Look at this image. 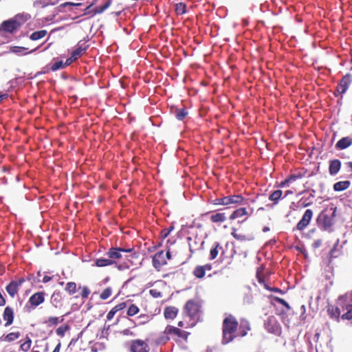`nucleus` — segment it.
<instances>
[{
	"mask_svg": "<svg viewBox=\"0 0 352 352\" xmlns=\"http://www.w3.org/2000/svg\"><path fill=\"white\" fill-rule=\"evenodd\" d=\"M47 32L45 30L36 31L31 34L30 38L32 41H37L43 38L47 34Z\"/></svg>",
	"mask_w": 352,
	"mask_h": 352,
	"instance_id": "38",
	"label": "nucleus"
},
{
	"mask_svg": "<svg viewBox=\"0 0 352 352\" xmlns=\"http://www.w3.org/2000/svg\"><path fill=\"white\" fill-rule=\"evenodd\" d=\"M336 247L337 244H336L329 252V263L331 261L332 258L336 257V256L333 255V253L336 249Z\"/></svg>",
	"mask_w": 352,
	"mask_h": 352,
	"instance_id": "62",
	"label": "nucleus"
},
{
	"mask_svg": "<svg viewBox=\"0 0 352 352\" xmlns=\"http://www.w3.org/2000/svg\"><path fill=\"white\" fill-rule=\"evenodd\" d=\"M112 294V289L110 287L105 288L100 295V298L102 300H107Z\"/></svg>",
	"mask_w": 352,
	"mask_h": 352,
	"instance_id": "44",
	"label": "nucleus"
},
{
	"mask_svg": "<svg viewBox=\"0 0 352 352\" xmlns=\"http://www.w3.org/2000/svg\"><path fill=\"white\" fill-rule=\"evenodd\" d=\"M62 296L60 292H54L51 296V303L52 305L57 308L61 305Z\"/></svg>",
	"mask_w": 352,
	"mask_h": 352,
	"instance_id": "24",
	"label": "nucleus"
},
{
	"mask_svg": "<svg viewBox=\"0 0 352 352\" xmlns=\"http://www.w3.org/2000/svg\"><path fill=\"white\" fill-rule=\"evenodd\" d=\"M116 314V311L112 308L109 311V313L107 314V319L108 320H111L113 316H115V314Z\"/></svg>",
	"mask_w": 352,
	"mask_h": 352,
	"instance_id": "59",
	"label": "nucleus"
},
{
	"mask_svg": "<svg viewBox=\"0 0 352 352\" xmlns=\"http://www.w3.org/2000/svg\"><path fill=\"white\" fill-rule=\"evenodd\" d=\"M37 48H35L31 51H30L29 52H25V51H26L28 49L24 47H19V46H14V47H11V52L14 53V54H29V53H32L34 52H35Z\"/></svg>",
	"mask_w": 352,
	"mask_h": 352,
	"instance_id": "37",
	"label": "nucleus"
},
{
	"mask_svg": "<svg viewBox=\"0 0 352 352\" xmlns=\"http://www.w3.org/2000/svg\"><path fill=\"white\" fill-rule=\"evenodd\" d=\"M106 255L113 261V265L120 271L129 270L138 263L139 256L134 248H111Z\"/></svg>",
	"mask_w": 352,
	"mask_h": 352,
	"instance_id": "2",
	"label": "nucleus"
},
{
	"mask_svg": "<svg viewBox=\"0 0 352 352\" xmlns=\"http://www.w3.org/2000/svg\"><path fill=\"white\" fill-rule=\"evenodd\" d=\"M212 270V265L210 263L204 265H197L193 270V275L197 278H202L205 276L206 271Z\"/></svg>",
	"mask_w": 352,
	"mask_h": 352,
	"instance_id": "17",
	"label": "nucleus"
},
{
	"mask_svg": "<svg viewBox=\"0 0 352 352\" xmlns=\"http://www.w3.org/2000/svg\"><path fill=\"white\" fill-rule=\"evenodd\" d=\"M121 333L124 336H135L133 332H132L129 329H125L122 330Z\"/></svg>",
	"mask_w": 352,
	"mask_h": 352,
	"instance_id": "60",
	"label": "nucleus"
},
{
	"mask_svg": "<svg viewBox=\"0 0 352 352\" xmlns=\"http://www.w3.org/2000/svg\"><path fill=\"white\" fill-rule=\"evenodd\" d=\"M75 59H73V57L71 56L69 58H67L64 63V67L70 65L72 63H73Z\"/></svg>",
	"mask_w": 352,
	"mask_h": 352,
	"instance_id": "64",
	"label": "nucleus"
},
{
	"mask_svg": "<svg viewBox=\"0 0 352 352\" xmlns=\"http://www.w3.org/2000/svg\"><path fill=\"white\" fill-rule=\"evenodd\" d=\"M87 46H82V45L78 44L76 48L72 52V56L73 59L77 60L82 54L87 50Z\"/></svg>",
	"mask_w": 352,
	"mask_h": 352,
	"instance_id": "28",
	"label": "nucleus"
},
{
	"mask_svg": "<svg viewBox=\"0 0 352 352\" xmlns=\"http://www.w3.org/2000/svg\"><path fill=\"white\" fill-rule=\"evenodd\" d=\"M232 236L236 240L240 241H250L253 239L252 236H247L245 234L237 233V230L235 228H232Z\"/></svg>",
	"mask_w": 352,
	"mask_h": 352,
	"instance_id": "29",
	"label": "nucleus"
},
{
	"mask_svg": "<svg viewBox=\"0 0 352 352\" xmlns=\"http://www.w3.org/2000/svg\"><path fill=\"white\" fill-rule=\"evenodd\" d=\"M20 28V23L12 18L9 20L3 21L0 26V30L12 33Z\"/></svg>",
	"mask_w": 352,
	"mask_h": 352,
	"instance_id": "11",
	"label": "nucleus"
},
{
	"mask_svg": "<svg viewBox=\"0 0 352 352\" xmlns=\"http://www.w3.org/2000/svg\"><path fill=\"white\" fill-rule=\"evenodd\" d=\"M179 312V309L174 306H167L164 309V316L167 320L175 319Z\"/></svg>",
	"mask_w": 352,
	"mask_h": 352,
	"instance_id": "19",
	"label": "nucleus"
},
{
	"mask_svg": "<svg viewBox=\"0 0 352 352\" xmlns=\"http://www.w3.org/2000/svg\"><path fill=\"white\" fill-rule=\"evenodd\" d=\"M170 340V335L166 333L164 329V331L155 339V342L157 345H163L166 344Z\"/></svg>",
	"mask_w": 352,
	"mask_h": 352,
	"instance_id": "27",
	"label": "nucleus"
},
{
	"mask_svg": "<svg viewBox=\"0 0 352 352\" xmlns=\"http://www.w3.org/2000/svg\"><path fill=\"white\" fill-rule=\"evenodd\" d=\"M224 200V198L222 197V198H217L214 200L212 201V204L213 205H222V206H224L225 203L223 202V201Z\"/></svg>",
	"mask_w": 352,
	"mask_h": 352,
	"instance_id": "57",
	"label": "nucleus"
},
{
	"mask_svg": "<svg viewBox=\"0 0 352 352\" xmlns=\"http://www.w3.org/2000/svg\"><path fill=\"white\" fill-rule=\"evenodd\" d=\"M173 229V226H170L168 228L164 229L162 231V237H164V238L167 237Z\"/></svg>",
	"mask_w": 352,
	"mask_h": 352,
	"instance_id": "56",
	"label": "nucleus"
},
{
	"mask_svg": "<svg viewBox=\"0 0 352 352\" xmlns=\"http://www.w3.org/2000/svg\"><path fill=\"white\" fill-rule=\"evenodd\" d=\"M223 198L224 200L223 202L225 203L224 206L239 205L241 204L244 201L243 197L241 195H229L223 197Z\"/></svg>",
	"mask_w": 352,
	"mask_h": 352,
	"instance_id": "16",
	"label": "nucleus"
},
{
	"mask_svg": "<svg viewBox=\"0 0 352 352\" xmlns=\"http://www.w3.org/2000/svg\"><path fill=\"white\" fill-rule=\"evenodd\" d=\"M54 3H51V0H35L33 2V7L36 9H41L47 7L49 5H54Z\"/></svg>",
	"mask_w": 352,
	"mask_h": 352,
	"instance_id": "31",
	"label": "nucleus"
},
{
	"mask_svg": "<svg viewBox=\"0 0 352 352\" xmlns=\"http://www.w3.org/2000/svg\"><path fill=\"white\" fill-rule=\"evenodd\" d=\"M64 67V63L62 60L56 61L54 64H52L51 67V69L52 71H56L60 68Z\"/></svg>",
	"mask_w": 352,
	"mask_h": 352,
	"instance_id": "50",
	"label": "nucleus"
},
{
	"mask_svg": "<svg viewBox=\"0 0 352 352\" xmlns=\"http://www.w3.org/2000/svg\"><path fill=\"white\" fill-rule=\"evenodd\" d=\"M14 310L12 307L8 306L5 308L3 313V318L6 321L5 326L8 327L12 324L14 320Z\"/></svg>",
	"mask_w": 352,
	"mask_h": 352,
	"instance_id": "18",
	"label": "nucleus"
},
{
	"mask_svg": "<svg viewBox=\"0 0 352 352\" xmlns=\"http://www.w3.org/2000/svg\"><path fill=\"white\" fill-rule=\"evenodd\" d=\"M313 216V212L310 209L305 210L302 219L298 223L296 228L298 230H303L309 223Z\"/></svg>",
	"mask_w": 352,
	"mask_h": 352,
	"instance_id": "14",
	"label": "nucleus"
},
{
	"mask_svg": "<svg viewBox=\"0 0 352 352\" xmlns=\"http://www.w3.org/2000/svg\"><path fill=\"white\" fill-rule=\"evenodd\" d=\"M274 300L278 303L283 305L287 309H291L290 305L284 299L279 297H274Z\"/></svg>",
	"mask_w": 352,
	"mask_h": 352,
	"instance_id": "51",
	"label": "nucleus"
},
{
	"mask_svg": "<svg viewBox=\"0 0 352 352\" xmlns=\"http://www.w3.org/2000/svg\"><path fill=\"white\" fill-rule=\"evenodd\" d=\"M343 168L352 173V162H346L343 165Z\"/></svg>",
	"mask_w": 352,
	"mask_h": 352,
	"instance_id": "55",
	"label": "nucleus"
},
{
	"mask_svg": "<svg viewBox=\"0 0 352 352\" xmlns=\"http://www.w3.org/2000/svg\"><path fill=\"white\" fill-rule=\"evenodd\" d=\"M251 330L250 322L246 319H241L239 323L236 318L229 315L222 322V344H228L238 338L247 336Z\"/></svg>",
	"mask_w": 352,
	"mask_h": 352,
	"instance_id": "1",
	"label": "nucleus"
},
{
	"mask_svg": "<svg viewBox=\"0 0 352 352\" xmlns=\"http://www.w3.org/2000/svg\"><path fill=\"white\" fill-rule=\"evenodd\" d=\"M339 308L341 310L342 320H351L352 319V292H348L338 298Z\"/></svg>",
	"mask_w": 352,
	"mask_h": 352,
	"instance_id": "4",
	"label": "nucleus"
},
{
	"mask_svg": "<svg viewBox=\"0 0 352 352\" xmlns=\"http://www.w3.org/2000/svg\"><path fill=\"white\" fill-rule=\"evenodd\" d=\"M153 265L155 269L160 270V268L166 264V258L164 251L161 250L155 254L153 256Z\"/></svg>",
	"mask_w": 352,
	"mask_h": 352,
	"instance_id": "15",
	"label": "nucleus"
},
{
	"mask_svg": "<svg viewBox=\"0 0 352 352\" xmlns=\"http://www.w3.org/2000/svg\"><path fill=\"white\" fill-rule=\"evenodd\" d=\"M298 177H288L284 182H282L278 185L280 187H285L286 185L289 186V184H292L296 181Z\"/></svg>",
	"mask_w": 352,
	"mask_h": 352,
	"instance_id": "53",
	"label": "nucleus"
},
{
	"mask_svg": "<svg viewBox=\"0 0 352 352\" xmlns=\"http://www.w3.org/2000/svg\"><path fill=\"white\" fill-rule=\"evenodd\" d=\"M352 144V138L349 136L341 138L336 144L335 147L339 150L347 148Z\"/></svg>",
	"mask_w": 352,
	"mask_h": 352,
	"instance_id": "20",
	"label": "nucleus"
},
{
	"mask_svg": "<svg viewBox=\"0 0 352 352\" xmlns=\"http://www.w3.org/2000/svg\"><path fill=\"white\" fill-rule=\"evenodd\" d=\"M189 249L191 253H194L197 251L204 249V241L198 236H188L187 238Z\"/></svg>",
	"mask_w": 352,
	"mask_h": 352,
	"instance_id": "10",
	"label": "nucleus"
},
{
	"mask_svg": "<svg viewBox=\"0 0 352 352\" xmlns=\"http://www.w3.org/2000/svg\"><path fill=\"white\" fill-rule=\"evenodd\" d=\"M109 6V3H106L102 7L100 8L98 10L95 11V13H101L104 12Z\"/></svg>",
	"mask_w": 352,
	"mask_h": 352,
	"instance_id": "63",
	"label": "nucleus"
},
{
	"mask_svg": "<svg viewBox=\"0 0 352 352\" xmlns=\"http://www.w3.org/2000/svg\"><path fill=\"white\" fill-rule=\"evenodd\" d=\"M351 185L349 180L340 181L334 184L333 190L337 192L343 191L347 189Z\"/></svg>",
	"mask_w": 352,
	"mask_h": 352,
	"instance_id": "25",
	"label": "nucleus"
},
{
	"mask_svg": "<svg viewBox=\"0 0 352 352\" xmlns=\"http://www.w3.org/2000/svg\"><path fill=\"white\" fill-rule=\"evenodd\" d=\"M31 344H32L31 339L29 337H26L25 342L21 344L20 349L22 351L27 352L30 349Z\"/></svg>",
	"mask_w": 352,
	"mask_h": 352,
	"instance_id": "46",
	"label": "nucleus"
},
{
	"mask_svg": "<svg viewBox=\"0 0 352 352\" xmlns=\"http://www.w3.org/2000/svg\"><path fill=\"white\" fill-rule=\"evenodd\" d=\"M65 291L70 296L74 295L77 291V285L75 282H68L65 287Z\"/></svg>",
	"mask_w": 352,
	"mask_h": 352,
	"instance_id": "35",
	"label": "nucleus"
},
{
	"mask_svg": "<svg viewBox=\"0 0 352 352\" xmlns=\"http://www.w3.org/2000/svg\"><path fill=\"white\" fill-rule=\"evenodd\" d=\"M45 293L44 292H38L31 296L28 300L29 303L32 308H35L45 301Z\"/></svg>",
	"mask_w": 352,
	"mask_h": 352,
	"instance_id": "13",
	"label": "nucleus"
},
{
	"mask_svg": "<svg viewBox=\"0 0 352 352\" xmlns=\"http://www.w3.org/2000/svg\"><path fill=\"white\" fill-rule=\"evenodd\" d=\"M19 336H20L19 332H12V333H8L6 336V340L8 342H12V341H14V340L18 339L19 338Z\"/></svg>",
	"mask_w": 352,
	"mask_h": 352,
	"instance_id": "48",
	"label": "nucleus"
},
{
	"mask_svg": "<svg viewBox=\"0 0 352 352\" xmlns=\"http://www.w3.org/2000/svg\"><path fill=\"white\" fill-rule=\"evenodd\" d=\"M350 83V78L349 76H344L338 85L336 92L339 94H342L346 92Z\"/></svg>",
	"mask_w": 352,
	"mask_h": 352,
	"instance_id": "21",
	"label": "nucleus"
},
{
	"mask_svg": "<svg viewBox=\"0 0 352 352\" xmlns=\"http://www.w3.org/2000/svg\"><path fill=\"white\" fill-rule=\"evenodd\" d=\"M113 265V261L110 260V258L108 257L107 258H97L94 261V264H93V266H96L99 267H106Z\"/></svg>",
	"mask_w": 352,
	"mask_h": 352,
	"instance_id": "26",
	"label": "nucleus"
},
{
	"mask_svg": "<svg viewBox=\"0 0 352 352\" xmlns=\"http://www.w3.org/2000/svg\"><path fill=\"white\" fill-rule=\"evenodd\" d=\"M150 347L148 343L141 339L133 340L130 342V352H149Z\"/></svg>",
	"mask_w": 352,
	"mask_h": 352,
	"instance_id": "9",
	"label": "nucleus"
},
{
	"mask_svg": "<svg viewBox=\"0 0 352 352\" xmlns=\"http://www.w3.org/2000/svg\"><path fill=\"white\" fill-rule=\"evenodd\" d=\"M126 307V314L129 317L134 316L135 315L138 314L140 311V308L136 305L133 303L128 302V305Z\"/></svg>",
	"mask_w": 352,
	"mask_h": 352,
	"instance_id": "32",
	"label": "nucleus"
},
{
	"mask_svg": "<svg viewBox=\"0 0 352 352\" xmlns=\"http://www.w3.org/2000/svg\"><path fill=\"white\" fill-rule=\"evenodd\" d=\"M336 212V208H331L330 210H322L317 218L318 226L322 227L323 229L326 230L329 229L334 223Z\"/></svg>",
	"mask_w": 352,
	"mask_h": 352,
	"instance_id": "5",
	"label": "nucleus"
},
{
	"mask_svg": "<svg viewBox=\"0 0 352 352\" xmlns=\"http://www.w3.org/2000/svg\"><path fill=\"white\" fill-rule=\"evenodd\" d=\"M128 305V301L126 302H122L118 305H116L115 307H113V309L116 311L117 313L119 311L123 310L125 309Z\"/></svg>",
	"mask_w": 352,
	"mask_h": 352,
	"instance_id": "49",
	"label": "nucleus"
},
{
	"mask_svg": "<svg viewBox=\"0 0 352 352\" xmlns=\"http://www.w3.org/2000/svg\"><path fill=\"white\" fill-rule=\"evenodd\" d=\"M69 329V325L63 324L56 329V333L58 336L63 338L65 336L66 331H68Z\"/></svg>",
	"mask_w": 352,
	"mask_h": 352,
	"instance_id": "42",
	"label": "nucleus"
},
{
	"mask_svg": "<svg viewBox=\"0 0 352 352\" xmlns=\"http://www.w3.org/2000/svg\"><path fill=\"white\" fill-rule=\"evenodd\" d=\"M222 250L223 248L220 245L219 243V242H214L212 245V248L210 249V256H209V259L210 260H214L215 259L219 253V250Z\"/></svg>",
	"mask_w": 352,
	"mask_h": 352,
	"instance_id": "23",
	"label": "nucleus"
},
{
	"mask_svg": "<svg viewBox=\"0 0 352 352\" xmlns=\"http://www.w3.org/2000/svg\"><path fill=\"white\" fill-rule=\"evenodd\" d=\"M149 294L153 297V298H161L162 297V293L159 291L157 289H152L149 290Z\"/></svg>",
	"mask_w": 352,
	"mask_h": 352,
	"instance_id": "52",
	"label": "nucleus"
},
{
	"mask_svg": "<svg viewBox=\"0 0 352 352\" xmlns=\"http://www.w3.org/2000/svg\"><path fill=\"white\" fill-rule=\"evenodd\" d=\"M246 214V209L245 208H240L232 212V214L230 216V219H234L238 217H241Z\"/></svg>",
	"mask_w": 352,
	"mask_h": 352,
	"instance_id": "39",
	"label": "nucleus"
},
{
	"mask_svg": "<svg viewBox=\"0 0 352 352\" xmlns=\"http://www.w3.org/2000/svg\"><path fill=\"white\" fill-rule=\"evenodd\" d=\"M226 219L224 213H216L210 217V220L214 223L223 222Z\"/></svg>",
	"mask_w": 352,
	"mask_h": 352,
	"instance_id": "41",
	"label": "nucleus"
},
{
	"mask_svg": "<svg viewBox=\"0 0 352 352\" xmlns=\"http://www.w3.org/2000/svg\"><path fill=\"white\" fill-rule=\"evenodd\" d=\"M188 115V112L185 109H179L176 111L175 116L177 120H182Z\"/></svg>",
	"mask_w": 352,
	"mask_h": 352,
	"instance_id": "47",
	"label": "nucleus"
},
{
	"mask_svg": "<svg viewBox=\"0 0 352 352\" xmlns=\"http://www.w3.org/2000/svg\"><path fill=\"white\" fill-rule=\"evenodd\" d=\"M327 311L329 316L331 319H333L337 322H339L340 320L342 319V314H341V310L339 308L338 299L336 301V305H329L327 306Z\"/></svg>",
	"mask_w": 352,
	"mask_h": 352,
	"instance_id": "12",
	"label": "nucleus"
},
{
	"mask_svg": "<svg viewBox=\"0 0 352 352\" xmlns=\"http://www.w3.org/2000/svg\"><path fill=\"white\" fill-rule=\"evenodd\" d=\"M264 270L265 267L263 266L258 267L256 270V274L258 282L263 285L264 284H266L265 282Z\"/></svg>",
	"mask_w": 352,
	"mask_h": 352,
	"instance_id": "36",
	"label": "nucleus"
},
{
	"mask_svg": "<svg viewBox=\"0 0 352 352\" xmlns=\"http://www.w3.org/2000/svg\"><path fill=\"white\" fill-rule=\"evenodd\" d=\"M264 287L267 290H269V291H272V292H277V293H280V294H283V290L280 289V288H278V287H271L267 283L264 284Z\"/></svg>",
	"mask_w": 352,
	"mask_h": 352,
	"instance_id": "54",
	"label": "nucleus"
},
{
	"mask_svg": "<svg viewBox=\"0 0 352 352\" xmlns=\"http://www.w3.org/2000/svg\"><path fill=\"white\" fill-rule=\"evenodd\" d=\"M265 329L271 333L280 335L281 333V327L274 316H269L264 323Z\"/></svg>",
	"mask_w": 352,
	"mask_h": 352,
	"instance_id": "8",
	"label": "nucleus"
},
{
	"mask_svg": "<svg viewBox=\"0 0 352 352\" xmlns=\"http://www.w3.org/2000/svg\"><path fill=\"white\" fill-rule=\"evenodd\" d=\"M80 289H81L80 296L83 299H87L91 293L90 289L87 286H83V287L79 286L78 290H80Z\"/></svg>",
	"mask_w": 352,
	"mask_h": 352,
	"instance_id": "45",
	"label": "nucleus"
},
{
	"mask_svg": "<svg viewBox=\"0 0 352 352\" xmlns=\"http://www.w3.org/2000/svg\"><path fill=\"white\" fill-rule=\"evenodd\" d=\"M322 244V240L321 239H317V240H315L312 244V247L315 249L316 248H318L319 247H320Z\"/></svg>",
	"mask_w": 352,
	"mask_h": 352,
	"instance_id": "61",
	"label": "nucleus"
},
{
	"mask_svg": "<svg viewBox=\"0 0 352 352\" xmlns=\"http://www.w3.org/2000/svg\"><path fill=\"white\" fill-rule=\"evenodd\" d=\"M30 18L31 16L30 14L24 12L18 14L14 17L16 22H19L20 23V27L22 25V24L28 21Z\"/></svg>",
	"mask_w": 352,
	"mask_h": 352,
	"instance_id": "34",
	"label": "nucleus"
},
{
	"mask_svg": "<svg viewBox=\"0 0 352 352\" xmlns=\"http://www.w3.org/2000/svg\"><path fill=\"white\" fill-rule=\"evenodd\" d=\"M165 333L170 335V339H173L177 343L182 341L187 342L190 333L182 330L179 327L168 324L165 327Z\"/></svg>",
	"mask_w": 352,
	"mask_h": 352,
	"instance_id": "6",
	"label": "nucleus"
},
{
	"mask_svg": "<svg viewBox=\"0 0 352 352\" xmlns=\"http://www.w3.org/2000/svg\"><path fill=\"white\" fill-rule=\"evenodd\" d=\"M283 195V191L281 190H276L272 192L270 196L269 199L274 202V204H277L278 201L280 199Z\"/></svg>",
	"mask_w": 352,
	"mask_h": 352,
	"instance_id": "33",
	"label": "nucleus"
},
{
	"mask_svg": "<svg viewBox=\"0 0 352 352\" xmlns=\"http://www.w3.org/2000/svg\"><path fill=\"white\" fill-rule=\"evenodd\" d=\"M59 323V318L55 316L49 317L47 320H45L44 324L47 327H52L56 326Z\"/></svg>",
	"mask_w": 352,
	"mask_h": 352,
	"instance_id": "40",
	"label": "nucleus"
},
{
	"mask_svg": "<svg viewBox=\"0 0 352 352\" xmlns=\"http://www.w3.org/2000/svg\"><path fill=\"white\" fill-rule=\"evenodd\" d=\"M201 308V304L197 300L190 299L186 302L183 308V314L190 319L188 327H194L200 320Z\"/></svg>",
	"mask_w": 352,
	"mask_h": 352,
	"instance_id": "3",
	"label": "nucleus"
},
{
	"mask_svg": "<svg viewBox=\"0 0 352 352\" xmlns=\"http://www.w3.org/2000/svg\"><path fill=\"white\" fill-rule=\"evenodd\" d=\"M82 3H72V2H65L63 4L60 5L61 7H67V6H81Z\"/></svg>",
	"mask_w": 352,
	"mask_h": 352,
	"instance_id": "58",
	"label": "nucleus"
},
{
	"mask_svg": "<svg viewBox=\"0 0 352 352\" xmlns=\"http://www.w3.org/2000/svg\"><path fill=\"white\" fill-rule=\"evenodd\" d=\"M175 12L177 14L182 15L186 12V6L183 3H178L175 5Z\"/></svg>",
	"mask_w": 352,
	"mask_h": 352,
	"instance_id": "43",
	"label": "nucleus"
},
{
	"mask_svg": "<svg viewBox=\"0 0 352 352\" xmlns=\"http://www.w3.org/2000/svg\"><path fill=\"white\" fill-rule=\"evenodd\" d=\"M151 316L147 314H142L138 316V322L136 323L133 322V327H137L138 325H143L148 323L151 320Z\"/></svg>",
	"mask_w": 352,
	"mask_h": 352,
	"instance_id": "30",
	"label": "nucleus"
},
{
	"mask_svg": "<svg viewBox=\"0 0 352 352\" xmlns=\"http://www.w3.org/2000/svg\"><path fill=\"white\" fill-rule=\"evenodd\" d=\"M341 168V162L339 160H333L329 162V170L331 175H336Z\"/></svg>",
	"mask_w": 352,
	"mask_h": 352,
	"instance_id": "22",
	"label": "nucleus"
},
{
	"mask_svg": "<svg viewBox=\"0 0 352 352\" xmlns=\"http://www.w3.org/2000/svg\"><path fill=\"white\" fill-rule=\"evenodd\" d=\"M27 280H30V278L21 277L18 280L10 281L6 287V292L12 298H14L17 294L19 287L21 286Z\"/></svg>",
	"mask_w": 352,
	"mask_h": 352,
	"instance_id": "7",
	"label": "nucleus"
}]
</instances>
